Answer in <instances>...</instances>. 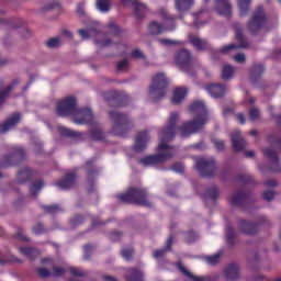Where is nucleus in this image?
Wrapping results in <instances>:
<instances>
[{
    "label": "nucleus",
    "instance_id": "nucleus-1",
    "mask_svg": "<svg viewBox=\"0 0 281 281\" xmlns=\"http://www.w3.org/2000/svg\"><path fill=\"white\" fill-rule=\"evenodd\" d=\"M189 110L191 113H196V117L192 121L182 123V125L178 127L181 137H190V135H194V133L202 131V128L207 124V109L203 101H194L189 106Z\"/></svg>",
    "mask_w": 281,
    "mask_h": 281
},
{
    "label": "nucleus",
    "instance_id": "nucleus-2",
    "mask_svg": "<svg viewBox=\"0 0 281 281\" xmlns=\"http://www.w3.org/2000/svg\"><path fill=\"white\" fill-rule=\"evenodd\" d=\"M56 111L59 117H69L71 115L72 122L76 124L77 120H85L92 110L90 108H78L76 97H66L57 102Z\"/></svg>",
    "mask_w": 281,
    "mask_h": 281
},
{
    "label": "nucleus",
    "instance_id": "nucleus-3",
    "mask_svg": "<svg viewBox=\"0 0 281 281\" xmlns=\"http://www.w3.org/2000/svg\"><path fill=\"white\" fill-rule=\"evenodd\" d=\"M109 119L112 122V128L110 133L115 137H128V133L135 127L133 119L128 114L121 111L112 110L108 113Z\"/></svg>",
    "mask_w": 281,
    "mask_h": 281
},
{
    "label": "nucleus",
    "instance_id": "nucleus-4",
    "mask_svg": "<svg viewBox=\"0 0 281 281\" xmlns=\"http://www.w3.org/2000/svg\"><path fill=\"white\" fill-rule=\"evenodd\" d=\"M27 160V151L23 146L13 145L0 158V168H16ZM0 179H3V173L0 171Z\"/></svg>",
    "mask_w": 281,
    "mask_h": 281
},
{
    "label": "nucleus",
    "instance_id": "nucleus-5",
    "mask_svg": "<svg viewBox=\"0 0 281 281\" xmlns=\"http://www.w3.org/2000/svg\"><path fill=\"white\" fill-rule=\"evenodd\" d=\"M116 199H119L121 203L153 207V203L148 200V191L143 188H130L125 193L117 194Z\"/></svg>",
    "mask_w": 281,
    "mask_h": 281
},
{
    "label": "nucleus",
    "instance_id": "nucleus-6",
    "mask_svg": "<svg viewBox=\"0 0 281 281\" xmlns=\"http://www.w3.org/2000/svg\"><path fill=\"white\" fill-rule=\"evenodd\" d=\"M76 124L79 126H90L88 130L89 138L92 142H105L106 140V133L100 122L95 120V115H93V110H91L85 119H80L76 121Z\"/></svg>",
    "mask_w": 281,
    "mask_h": 281
},
{
    "label": "nucleus",
    "instance_id": "nucleus-7",
    "mask_svg": "<svg viewBox=\"0 0 281 281\" xmlns=\"http://www.w3.org/2000/svg\"><path fill=\"white\" fill-rule=\"evenodd\" d=\"M159 15L164 21L165 26L157 21H153L149 24V34L153 36H159V34H164V32H175L177 30V18L168 13V10L160 9Z\"/></svg>",
    "mask_w": 281,
    "mask_h": 281
},
{
    "label": "nucleus",
    "instance_id": "nucleus-8",
    "mask_svg": "<svg viewBox=\"0 0 281 281\" xmlns=\"http://www.w3.org/2000/svg\"><path fill=\"white\" fill-rule=\"evenodd\" d=\"M179 121V113L171 112L167 126L159 132L160 144L158 145V150H168L170 145L168 142H172L177 135V122Z\"/></svg>",
    "mask_w": 281,
    "mask_h": 281
},
{
    "label": "nucleus",
    "instance_id": "nucleus-9",
    "mask_svg": "<svg viewBox=\"0 0 281 281\" xmlns=\"http://www.w3.org/2000/svg\"><path fill=\"white\" fill-rule=\"evenodd\" d=\"M168 89V78L164 72H158L153 77V82L149 86V95L154 102H159L166 98Z\"/></svg>",
    "mask_w": 281,
    "mask_h": 281
},
{
    "label": "nucleus",
    "instance_id": "nucleus-10",
    "mask_svg": "<svg viewBox=\"0 0 281 281\" xmlns=\"http://www.w3.org/2000/svg\"><path fill=\"white\" fill-rule=\"evenodd\" d=\"M266 25L267 13H265V7L259 5L248 21L247 29L252 36H256V34H258V32Z\"/></svg>",
    "mask_w": 281,
    "mask_h": 281
},
{
    "label": "nucleus",
    "instance_id": "nucleus-11",
    "mask_svg": "<svg viewBox=\"0 0 281 281\" xmlns=\"http://www.w3.org/2000/svg\"><path fill=\"white\" fill-rule=\"evenodd\" d=\"M95 161H98V158L92 157L82 166V170L86 172L87 182L90 186L88 188L89 194L92 192H95V179H98V176L100 175V168H98V165H95Z\"/></svg>",
    "mask_w": 281,
    "mask_h": 281
},
{
    "label": "nucleus",
    "instance_id": "nucleus-12",
    "mask_svg": "<svg viewBox=\"0 0 281 281\" xmlns=\"http://www.w3.org/2000/svg\"><path fill=\"white\" fill-rule=\"evenodd\" d=\"M233 207H243V210H248L254 203H256V198L251 191L237 190L229 201Z\"/></svg>",
    "mask_w": 281,
    "mask_h": 281
},
{
    "label": "nucleus",
    "instance_id": "nucleus-13",
    "mask_svg": "<svg viewBox=\"0 0 281 281\" xmlns=\"http://www.w3.org/2000/svg\"><path fill=\"white\" fill-rule=\"evenodd\" d=\"M235 41L238 44H228L226 46H223L221 48V52L223 54H229L232 49H248L249 47V41L247 40V36L245 35L243 31V26L240 24H235Z\"/></svg>",
    "mask_w": 281,
    "mask_h": 281
},
{
    "label": "nucleus",
    "instance_id": "nucleus-14",
    "mask_svg": "<svg viewBox=\"0 0 281 281\" xmlns=\"http://www.w3.org/2000/svg\"><path fill=\"white\" fill-rule=\"evenodd\" d=\"M175 63L182 71H191L194 65V56L187 48H180L175 53Z\"/></svg>",
    "mask_w": 281,
    "mask_h": 281
},
{
    "label": "nucleus",
    "instance_id": "nucleus-15",
    "mask_svg": "<svg viewBox=\"0 0 281 281\" xmlns=\"http://www.w3.org/2000/svg\"><path fill=\"white\" fill-rule=\"evenodd\" d=\"M195 168L204 179H212L218 166L213 158H200L196 160Z\"/></svg>",
    "mask_w": 281,
    "mask_h": 281
},
{
    "label": "nucleus",
    "instance_id": "nucleus-16",
    "mask_svg": "<svg viewBox=\"0 0 281 281\" xmlns=\"http://www.w3.org/2000/svg\"><path fill=\"white\" fill-rule=\"evenodd\" d=\"M0 25H8L11 30H20L19 34L22 38L32 36V32L25 27V21L21 18L0 19Z\"/></svg>",
    "mask_w": 281,
    "mask_h": 281
},
{
    "label": "nucleus",
    "instance_id": "nucleus-17",
    "mask_svg": "<svg viewBox=\"0 0 281 281\" xmlns=\"http://www.w3.org/2000/svg\"><path fill=\"white\" fill-rule=\"evenodd\" d=\"M172 157L173 155L170 151L166 154H155V155H149L140 158L138 160V164L145 167L157 166V164H166V161H168V159H172Z\"/></svg>",
    "mask_w": 281,
    "mask_h": 281
},
{
    "label": "nucleus",
    "instance_id": "nucleus-18",
    "mask_svg": "<svg viewBox=\"0 0 281 281\" xmlns=\"http://www.w3.org/2000/svg\"><path fill=\"white\" fill-rule=\"evenodd\" d=\"M266 223H269V221H267V217H261V223L240 220L238 222V227L241 234H246V236H256V234H258V228L260 227V225H265Z\"/></svg>",
    "mask_w": 281,
    "mask_h": 281
},
{
    "label": "nucleus",
    "instance_id": "nucleus-19",
    "mask_svg": "<svg viewBox=\"0 0 281 281\" xmlns=\"http://www.w3.org/2000/svg\"><path fill=\"white\" fill-rule=\"evenodd\" d=\"M21 123V113L15 112L11 114L7 120L0 124V133L5 134L10 133V131H13V128H16L19 124Z\"/></svg>",
    "mask_w": 281,
    "mask_h": 281
},
{
    "label": "nucleus",
    "instance_id": "nucleus-20",
    "mask_svg": "<svg viewBox=\"0 0 281 281\" xmlns=\"http://www.w3.org/2000/svg\"><path fill=\"white\" fill-rule=\"evenodd\" d=\"M148 142H150V134L148 133V130L138 132L134 143L135 153H144L148 146Z\"/></svg>",
    "mask_w": 281,
    "mask_h": 281
},
{
    "label": "nucleus",
    "instance_id": "nucleus-21",
    "mask_svg": "<svg viewBox=\"0 0 281 281\" xmlns=\"http://www.w3.org/2000/svg\"><path fill=\"white\" fill-rule=\"evenodd\" d=\"M41 177V173L30 167H24L18 171L19 183H27V181H34V179Z\"/></svg>",
    "mask_w": 281,
    "mask_h": 281
},
{
    "label": "nucleus",
    "instance_id": "nucleus-22",
    "mask_svg": "<svg viewBox=\"0 0 281 281\" xmlns=\"http://www.w3.org/2000/svg\"><path fill=\"white\" fill-rule=\"evenodd\" d=\"M77 179L78 175L76 172H68L60 179V181L55 182V186L60 188V190H70V188L76 186Z\"/></svg>",
    "mask_w": 281,
    "mask_h": 281
},
{
    "label": "nucleus",
    "instance_id": "nucleus-23",
    "mask_svg": "<svg viewBox=\"0 0 281 281\" xmlns=\"http://www.w3.org/2000/svg\"><path fill=\"white\" fill-rule=\"evenodd\" d=\"M265 71H267L265 64H254L249 70L250 82H252V85H258L265 75Z\"/></svg>",
    "mask_w": 281,
    "mask_h": 281
},
{
    "label": "nucleus",
    "instance_id": "nucleus-24",
    "mask_svg": "<svg viewBox=\"0 0 281 281\" xmlns=\"http://www.w3.org/2000/svg\"><path fill=\"white\" fill-rule=\"evenodd\" d=\"M263 155L267 157V159H270L272 167V172H281V164H280V157H278V151L276 149L268 147L263 149Z\"/></svg>",
    "mask_w": 281,
    "mask_h": 281
},
{
    "label": "nucleus",
    "instance_id": "nucleus-25",
    "mask_svg": "<svg viewBox=\"0 0 281 281\" xmlns=\"http://www.w3.org/2000/svg\"><path fill=\"white\" fill-rule=\"evenodd\" d=\"M215 10L220 16L232 19V2L229 0H215Z\"/></svg>",
    "mask_w": 281,
    "mask_h": 281
},
{
    "label": "nucleus",
    "instance_id": "nucleus-26",
    "mask_svg": "<svg viewBox=\"0 0 281 281\" xmlns=\"http://www.w3.org/2000/svg\"><path fill=\"white\" fill-rule=\"evenodd\" d=\"M224 278L227 281H239L240 280V266H238V263H229L224 269Z\"/></svg>",
    "mask_w": 281,
    "mask_h": 281
},
{
    "label": "nucleus",
    "instance_id": "nucleus-27",
    "mask_svg": "<svg viewBox=\"0 0 281 281\" xmlns=\"http://www.w3.org/2000/svg\"><path fill=\"white\" fill-rule=\"evenodd\" d=\"M232 147L235 153H243L247 148V142L240 135V131L234 132L231 135Z\"/></svg>",
    "mask_w": 281,
    "mask_h": 281
},
{
    "label": "nucleus",
    "instance_id": "nucleus-28",
    "mask_svg": "<svg viewBox=\"0 0 281 281\" xmlns=\"http://www.w3.org/2000/svg\"><path fill=\"white\" fill-rule=\"evenodd\" d=\"M189 43L194 47L195 52H207L212 46L210 42L195 35L189 36Z\"/></svg>",
    "mask_w": 281,
    "mask_h": 281
},
{
    "label": "nucleus",
    "instance_id": "nucleus-29",
    "mask_svg": "<svg viewBox=\"0 0 281 281\" xmlns=\"http://www.w3.org/2000/svg\"><path fill=\"white\" fill-rule=\"evenodd\" d=\"M58 133L61 137H67L68 139H78L79 142H85V133L76 132L65 126L58 127Z\"/></svg>",
    "mask_w": 281,
    "mask_h": 281
},
{
    "label": "nucleus",
    "instance_id": "nucleus-30",
    "mask_svg": "<svg viewBox=\"0 0 281 281\" xmlns=\"http://www.w3.org/2000/svg\"><path fill=\"white\" fill-rule=\"evenodd\" d=\"M18 85H21V80L13 79L9 86L0 91V109L3 106V104H5V100L10 98V93L14 91V87H18Z\"/></svg>",
    "mask_w": 281,
    "mask_h": 281
},
{
    "label": "nucleus",
    "instance_id": "nucleus-31",
    "mask_svg": "<svg viewBox=\"0 0 281 281\" xmlns=\"http://www.w3.org/2000/svg\"><path fill=\"white\" fill-rule=\"evenodd\" d=\"M206 91L212 98L218 99L225 95V85L211 83L206 86Z\"/></svg>",
    "mask_w": 281,
    "mask_h": 281
},
{
    "label": "nucleus",
    "instance_id": "nucleus-32",
    "mask_svg": "<svg viewBox=\"0 0 281 281\" xmlns=\"http://www.w3.org/2000/svg\"><path fill=\"white\" fill-rule=\"evenodd\" d=\"M220 195L221 191L218 190V187L213 186L205 189L202 199L205 201V203H207V201H213V203H216Z\"/></svg>",
    "mask_w": 281,
    "mask_h": 281
},
{
    "label": "nucleus",
    "instance_id": "nucleus-33",
    "mask_svg": "<svg viewBox=\"0 0 281 281\" xmlns=\"http://www.w3.org/2000/svg\"><path fill=\"white\" fill-rule=\"evenodd\" d=\"M126 281H144V272L137 268H130L125 274Z\"/></svg>",
    "mask_w": 281,
    "mask_h": 281
},
{
    "label": "nucleus",
    "instance_id": "nucleus-34",
    "mask_svg": "<svg viewBox=\"0 0 281 281\" xmlns=\"http://www.w3.org/2000/svg\"><path fill=\"white\" fill-rule=\"evenodd\" d=\"M78 34L81 36L82 41H89L91 36H98L100 31L98 30L97 25L90 26L87 30L81 29L78 31Z\"/></svg>",
    "mask_w": 281,
    "mask_h": 281
},
{
    "label": "nucleus",
    "instance_id": "nucleus-35",
    "mask_svg": "<svg viewBox=\"0 0 281 281\" xmlns=\"http://www.w3.org/2000/svg\"><path fill=\"white\" fill-rule=\"evenodd\" d=\"M188 95V90L186 88H176L173 90V97L171 99L172 104H181Z\"/></svg>",
    "mask_w": 281,
    "mask_h": 281
},
{
    "label": "nucleus",
    "instance_id": "nucleus-36",
    "mask_svg": "<svg viewBox=\"0 0 281 281\" xmlns=\"http://www.w3.org/2000/svg\"><path fill=\"white\" fill-rule=\"evenodd\" d=\"M236 236H237V233L234 229V227H232V225H228L226 227V245L229 249H233V247H236Z\"/></svg>",
    "mask_w": 281,
    "mask_h": 281
},
{
    "label": "nucleus",
    "instance_id": "nucleus-37",
    "mask_svg": "<svg viewBox=\"0 0 281 281\" xmlns=\"http://www.w3.org/2000/svg\"><path fill=\"white\" fill-rule=\"evenodd\" d=\"M192 5H194V0H176V10L180 12V14L188 12Z\"/></svg>",
    "mask_w": 281,
    "mask_h": 281
},
{
    "label": "nucleus",
    "instance_id": "nucleus-38",
    "mask_svg": "<svg viewBox=\"0 0 281 281\" xmlns=\"http://www.w3.org/2000/svg\"><path fill=\"white\" fill-rule=\"evenodd\" d=\"M44 214H50L52 216H56V214H60L65 212L59 204H50V205H41Z\"/></svg>",
    "mask_w": 281,
    "mask_h": 281
},
{
    "label": "nucleus",
    "instance_id": "nucleus-39",
    "mask_svg": "<svg viewBox=\"0 0 281 281\" xmlns=\"http://www.w3.org/2000/svg\"><path fill=\"white\" fill-rule=\"evenodd\" d=\"M236 181H238V183H243L244 186H256V180L254 179V176L249 173L237 175Z\"/></svg>",
    "mask_w": 281,
    "mask_h": 281
},
{
    "label": "nucleus",
    "instance_id": "nucleus-40",
    "mask_svg": "<svg viewBox=\"0 0 281 281\" xmlns=\"http://www.w3.org/2000/svg\"><path fill=\"white\" fill-rule=\"evenodd\" d=\"M31 232L35 234V236H43V234L49 233V228L45 227V224L38 221L32 226Z\"/></svg>",
    "mask_w": 281,
    "mask_h": 281
},
{
    "label": "nucleus",
    "instance_id": "nucleus-41",
    "mask_svg": "<svg viewBox=\"0 0 281 281\" xmlns=\"http://www.w3.org/2000/svg\"><path fill=\"white\" fill-rule=\"evenodd\" d=\"M179 271H181V273H183V276H187V278H189V280H192V281H205V278L203 277H196L194 274H192V272H190L186 266H183V263L179 262L177 265Z\"/></svg>",
    "mask_w": 281,
    "mask_h": 281
},
{
    "label": "nucleus",
    "instance_id": "nucleus-42",
    "mask_svg": "<svg viewBox=\"0 0 281 281\" xmlns=\"http://www.w3.org/2000/svg\"><path fill=\"white\" fill-rule=\"evenodd\" d=\"M21 254L29 258V260H36V256H38V250L33 247H22L20 248Z\"/></svg>",
    "mask_w": 281,
    "mask_h": 281
},
{
    "label": "nucleus",
    "instance_id": "nucleus-43",
    "mask_svg": "<svg viewBox=\"0 0 281 281\" xmlns=\"http://www.w3.org/2000/svg\"><path fill=\"white\" fill-rule=\"evenodd\" d=\"M45 186V181L43 179H38L30 184V192L33 196H36L43 187Z\"/></svg>",
    "mask_w": 281,
    "mask_h": 281
},
{
    "label": "nucleus",
    "instance_id": "nucleus-44",
    "mask_svg": "<svg viewBox=\"0 0 281 281\" xmlns=\"http://www.w3.org/2000/svg\"><path fill=\"white\" fill-rule=\"evenodd\" d=\"M237 5L239 8L240 16H246L247 12H249L251 0H237Z\"/></svg>",
    "mask_w": 281,
    "mask_h": 281
},
{
    "label": "nucleus",
    "instance_id": "nucleus-45",
    "mask_svg": "<svg viewBox=\"0 0 281 281\" xmlns=\"http://www.w3.org/2000/svg\"><path fill=\"white\" fill-rule=\"evenodd\" d=\"M95 8L99 12H109L111 10V1L110 0H95Z\"/></svg>",
    "mask_w": 281,
    "mask_h": 281
},
{
    "label": "nucleus",
    "instance_id": "nucleus-46",
    "mask_svg": "<svg viewBox=\"0 0 281 281\" xmlns=\"http://www.w3.org/2000/svg\"><path fill=\"white\" fill-rule=\"evenodd\" d=\"M134 14L136 19H144V14H146V4L139 3L138 1L134 2Z\"/></svg>",
    "mask_w": 281,
    "mask_h": 281
},
{
    "label": "nucleus",
    "instance_id": "nucleus-47",
    "mask_svg": "<svg viewBox=\"0 0 281 281\" xmlns=\"http://www.w3.org/2000/svg\"><path fill=\"white\" fill-rule=\"evenodd\" d=\"M232 78H234V67L226 64L222 69V80H232Z\"/></svg>",
    "mask_w": 281,
    "mask_h": 281
},
{
    "label": "nucleus",
    "instance_id": "nucleus-48",
    "mask_svg": "<svg viewBox=\"0 0 281 281\" xmlns=\"http://www.w3.org/2000/svg\"><path fill=\"white\" fill-rule=\"evenodd\" d=\"M121 256L126 260L127 262H131L133 260V257L135 256V248L130 247V248H123L121 250Z\"/></svg>",
    "mask_w": 281,
    "mask_h": 281
},
{
    "label": "nucleus",
    "instance_id": "nucleus-49",
    "mask_svg": "<svg viewBox=\"0 0 281 281\" xmlns=\"http://www.w3.org/2000/svg\"><path fill=\"white\" fill-rule=\"evenodd\" d=\"M123 236H124V232L122 231H112L108 234V238L109 240H111V243H120Z\"/></svg>",
    "mask_w": 281,
    "mask_h": 281
},
{
    "label": "nucleus",
    "instance_id": "nucleus-50",
    "mask_svg": "<svg viewBox=\"0 0 281 281\" xmlns=\"http://www.w3.org/2000/svg\"><path fill=\"white\" fill-rule=\"evenodd\" d=\"M45 45H46V47H48V49H56V48L60 47V45H63V43L60 42V37H52L45 42Z\"/></svg>",
    "mask_w": 281,
    "mask_h": 281
},
{
    "label": "nucleus",
    "instance_id": "nucleus-51",
    "mask_svg": "<svg viewBox=\"0 0 281 281\" xmlns=\"http://www.w3.org/2000/svg\"><path fill=\"white\" fill-rule=\"evenodd\" d=\"M95 249V245L87 244L83 246V259L91 260V256H93V250Z\"/></svg>",
    "mask_w": 281,
    "mask_h": 281
},
{
    "label": "nucleus",
    "instance_id": "nucleus-52",
    "mask_svg": "<svg viewBox=\"0 0 281 281\" xmlns=\"http://www.w3.org/2000/svg\"><path fill=\"white\" fill-rule=\"evenodd\" d=\"M248 265L256 269L258 265H260V255L257 251L252 252L251 256L248 257Z\"/></svg>",
    "mask_w": 281,
    "mask_h": 281
},
{
    "label": "nucleus",
    "instance_id": "nucleus-53",
    "mask_svg": "<svg viewBox=\"0 0 281 281\" xmlns=\"http://www.w3.org/2000/svg\"><path fill=\"white\" fill-rule=\"evenodd\" d=\"M15 238L22 240V243H30V238L25 236V228L22 226L16 227Z\"/></svg>",
    "mask_w": 281,
    "mask_h": 281
},
{
    "label": "nucleus",
    "instance_id": "nucleus-54",
    "mask_svg": "<svg viewBox=\"0 0 281 281\" xmlns=\"http://www.w3.org/2000/svg\"><path fill=\"white\" fill-rule=\"evenodd\" d=\"M91 218H92V222H91L92 229H95V227H102L104 225H108V223H111V220L100 221L98 216H91Z\"/></svg>",
    "mask_w": 281,
    "mask_h": 281
},
{
    "label": "nucleus",
    "instance_id": "nucleus-55",
    "mask_svg": "<svg viewBox=\"0 0 281 281\" xmlns=\"http://www.w3.org/2000/svg\"><path fill=\"white\" fill-rule=\"evenodd\" d=\"M186 234V243L189 245L192 243H196L199 239V235L194 231H188Z\"/></svg>",
    "mask_w": 281,
    "mask_h": 281
},
{
    "label": "nucleus",
    "instance_id": "nucleus-56",
    "mask_svg": "<svg viewBox=\"0 0 281 281\" xmlns=\"http://www.w3.org/2000/svg\"><path fill=\"white\" fill-rule=\"evenodd\" d=\"M85 223V217L82 214H77L70 220V225L72 227H79V225H82Z\"/></svg>",
    "mask_w": 281,
    "mask_h": 281
},
{
    "label": "nucleus",
    "instance_id": "nucleus-57",
    "mask_svg": "<svg viewBox=\"0 0 281 281\" xmlns=\"http://www.w3.org/2000/svg\"><path fill=\"white\" fill-rule=\"evenodd\" d=\"M212 144L214 145V148L218 153H223L225 150V140L218 139V138H213L211 139Z\"/></svg>",
    "mask_w": 281,
    "mask_h": 281
},
{
    "label": "nucleus",
    "instance_id": "nucleus-58",
    "mask_svg": "<svg viewBox=\"0 0 281 281\" xmlns=\"http://www.w3.org/2000/svg\"><path fill=\"white\" fill-rule=\"evenodd\" d=\"M128 67H131L128 59H123L116 64L117 71H128Z\"/></svg>",
    "mask_w": 281,
    "mask_h": 281
},
{
    "label": "nucleus",
    "instance_id": "nucleus-59",
    "mask_svg": "<svg viewBox=\"0 0 281 281\" xmlns=\"http://www.w3.org/2000/svg\"><path fill=\"white\" fill-rule=\"evenodd\" d=\"M108 27L114 36L122 34V29L115 22H110Z\"/></svg>",
    "mask_w": 281,
    "mask_h": 281
},
{
    "label": "nucleus",
    "instance_id": "nucleus-60",
    "mask_svg": "<svg viewBox=\"0 0 281 281\" xmlns=\"http://www.w3.org/2000/svg\"><path fill=\"white\" fill-rule=\"evenodd\" d=\"M262 199H263V201L271 203V201H273V199H276V191H273V190L263 191Z\"/></svg>",
    "mask_w": 281,
    "mask_h": 281
},
{
    "label": "nucleus",
    "instance_id": "nucleus-61",
    "mask_svg": "<svg viewBox=\"0 0 281 281\" xmlns=\"http://www.w3.org/2000/svg\"><path fill=\"white\" fill-rule=\"evenodd\" d=\"M221 256L222 254L221 252H216L215 255H212V256H207L205 258L206 262L209 265H218V260H221Z\"/></svg>",
    "mask_w": 281,
    "mask_h": 281
},
{
    "label": "nucleus",
    "instance_id": "nucleus-62",
    "mask_svg": "<svg viewBox=\"0 0 281 281\" xmlns=\"http://www.w3.org/2000/svg\"><path fill=\"white\" fill-rule=\"evenodd\" d=\"M58 8H60V2L52 1L42 9V12H49V10H56Z\"/></svg>",
    "mask_w": 281,
    "mask_h": 281
},
{
    "label": "nucleus",
    "instance_id": "nucleus-63",
    "mask_svg": "<svg viewBox=\"0 0 281 281\" xmlns=\"http://www.w3.org/2000/svg\"><path fill=\"white\" fill-rule=\"evenodd\" d=\"M258 117H260V110H258L257 108H250L249 109L250 122H256V120H258Z\"/></svg>",
    "mask_w": 281,
    "mask_h": 281
},
{
    "label": "nucleus",
    "instance_id": "nucleus-64",
    "mask_svg": "<svg viewBox=\"0 0 281 281\" xmlns=\"http://www.w3.org/2000/svg\"><path fill=\"white\" fill-rule=\"evenodd\" d=\"M268 140L272 146H276V148H279L281 150V138L280 137H274L273 135L268 136Z\"/></svg>",
    "mask_w": 281,
    "mask_h": 281
}]
</instances>
